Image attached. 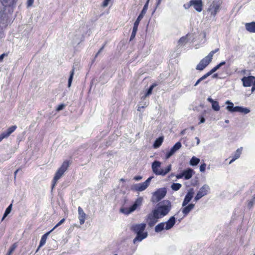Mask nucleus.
<instances>
[{"instance_id": "1", "label": "nucleus", "mask_w": 255, "mask_h": 255, "mask_svg": "<svg viewBox=\"0 0 255 255\" xmlns=\"http://www.w3.org/2000/svg\"><path fill=\"white\" fill-rule=\"evenodd\" d=\"M172 208L171 203L168 200L159 202L153 210L161 218L166 216Z\"/></svg>"}, {"instance_id": "2", "label": "nucleus", "mask_w": 255, "mask_h": 255, "mask_svg": "<svg viewBox=\"0 0 255 255\" xmlns=\"http://www.w3.org/2000/svg\"><path fill=\"white\" fill-rule=\"evenodd\" d=\"M143 198L141 197L137 198L129 208L122 207L120 212L125 215H128L134 211L139 206H141L142 203Z\"/></svg>"}, {"instance_id": "3", "label": "nucleus", "mask_w": 255, "mask_h": 255, "mask_svg": "<svg viewBox=\"0 0 255 255\" xmlns=\"http://www.w3.org/2000/svg\"><path fill=\"white\" fill-rule=\"evenodd\" d=\"M69 166V161L67 160L64 161L61 167L57 170L53 180V183L52 185V188L55 185L57 181L62 176L64 173L66 171Z\"/></svg>"}, {"instance_id": "4", "label": "nucleus", "mask_w": 255, "mask_h": 255, "mask_svg": "<svg viewBox=\"0 0 255 255\" xmlns=\"http://www.w3.org/2000/svg\"><path fill=\"white\" fill-rule=\"evenodd\" d=\"M153 178V176L149 177L143 183H136L133 184L131 189L133 191H142L145 190L149 186L151 179Z\"/></svg>"}, {"instance_id": "5", "label": "nucleus", "mask_w": 255, "mask_h": 255, "mask_svg": "<svg viewBox=\"0 0 255 255\" xmlns=\"http://www.w3.org/2000/svg\"><path fill=\"white\" fill-rule=\"evenodd\" d=\"M195 174V171L191 168L188 167L176 174V177L177 179H183L184 180L190 179Z\"/></svg>"}, {"instance_id": "6", "label": "nucleus", "mask_w": 255, "mask_h": 255, "mask_svg": "<svg viewBox=\"0 0 255 255\" xmlns=\"http://www.w3.org/2000/svg\"><path fill=\"white\" fill-rule=\"evenodd\" d=\"M210 188L207 184H204L197 193L194 201L197 202L203 196L207 195L210 192Z\"/></svg>"}, {"instance_id": "7", "label": "nucleus", "mask_w": 255, "mask_h": 255, "mask_svg": "<svg viewBox=\"0 0 255 255\" xmlns=\"http://www.w3.org/2000/svg\"><path fill=\"white\" fill-rule=\"evenodd\" d=\"M161 218L153 210L146 217V221L150 227H152L158 222Z\"/></svg>"}, {"instance_id": "8", "label": "nucleus", "mask_w": 255, "mask_h": 255, "mask_svg": "<svg viewBox=\"0 0 255 255\" xmlns=\"http://www.w3.org/2000/svg\"><path fill=\"white\" fill-rule=\"evenodd\" d=\"M167 193V189L165 187L158 189L153 193L152 198H155L156 202H159L164 198Z\"/></svg>"}, {"instance_id": "9", "label": "nucleus", "mask_w": 255, "mask_h": 255, "mask_svg": "<svg viewBox=\"0 0 255 255\" xmlns=\"http://www.w3.org/2000/svg\"><path fill=\"white\" fill-rule=\"evenodd\" d=\"M221 2L219 1L214 0L210 5L208 11L211 12V15L215 16L219 11L221 7Z\"/></svg>"}, {"instance_id": "10", "label": "nucleus", "mask_w": 255, "mask_h": 255, "mask_svg": "<svg viewBox=\"0 0 255 255\" xmlns=\"http://www.w3.org/2000/svg\"><path fill=\"white\" fill-rule=\"evenodd\" d=\"M211 61L212 60L206 56L197 65L196 69L199 71H203Z\"/></svg>"}, {"instance_id": "11", "label": "nucleus", "mask_w": 255, "mask_h": 255, "mask_svg": "<svg viewBox=\"0 0 255 255\" xmlns=\"http://www.w3.org/2000/svg\"><path fill=\"white\" fill-rule=\"evenodd\" d=\"M182 144L181 142H177L165 154V158L166 159L169 158L172 156L181 147Z\"/></svg>"}, {"instance_id": "12", "label": "nucleus", "mask_w": 255, "mask_h": 255, "mask_svg": "<svg viewBox=\"0 0 255 255\" xmlns=\"http://www.w3.org/2000/svg\"><path fill=\"white\" fill-rule=\"evenodd\" d=\"M241 81L244 87H250L255 82V77L254 76H244L241 79Z\"/></svg>"}, {"instance_id": "13", "label": "nucleus", "mask_w": 255, "mask_h": 255, "mask_svg": "<svg viewBox=\"0 0 255 255\" xmlns=\"http://www.w3.org/2000/svg\"><path fill=\"white\" fill-rule=\"evenodd\" d=\"M194 194V190L193 188H190L187 194H186L183 201L182 204V206H185L187 205L192 199Z\"/></svg>"}, {"instance_id": "14", "label": "nucleus", "mask_w": 255, "mask_h": 255, "mask_svg": "<svg viewBox=\"0 0 255 255\" xmlns=\"http://www.w3.org/2000/svg\"><path fill=\"white\" fill-rule=\"evenodd\" d=\"M149 1V0H147L146 2H145L143 6L142 10L141 11L140 13L138 15V17H137L136 19L135 20L133 24L137 25H139L140 20L142 19L143 16L146 12V11L148 8Z\"/></svg>"}, {"instance_id": "15", "label": "nucleus", "mask_w": 255, "mask_h": 255, "mask_svg": "<svg viewBox=\"0 0 255 255\" xmlns=\"http://www.w3.org/2000/svg\"><path fill=\"white\" fill-rule=\"evenodd\" d=\"M146 227L145 223L135 224L132 226L131 230L135 234L143 232Z\"/></svg>"}, {"instance_id": "16", "label": "nucleus", "mask_w": 255, "mask_h": 255, "mask_svg": "<svg viewBox=\"0 0 255 255\" xmlns=\"http://www.w3.org/2000/svg\"><path fill=\"white\" fill-rule=\"evenodd\" d=\"M17 128L16 126L9 127L6 131L2 132L0 134V142L4 138H7Z\"/></svg>"}, {"instance_id": "17", "label": "nucleus", "mask_w": 255, "mask_h": 255, "mask_svg": "<svg viewBox=\"0 0 255 255\" xmlns=\"http://www.w3.org/2000/svg\"><path fill=\"white\" fill-rule=\"evenodd\" d=\"M192 6L199 12L203 10V3L202 0H192Z\"/></svg>"}, {"instance_id": "18", "label": "nucleus", "mask_w": 255, "mask_h": 255, "mask_svg": "<svg viewBox=\"0 0 255 255\" xmlns=\"http://www.w3.org/2000/svg\"><path fill=\"white\" fill-rule=\"evenodd\" d=\"M161 166V162L157 160H155L151 164V168L152 172L156 175H159L160 169L159 168Z\"/></svg>"}, {"instance_id": "19", "label": "nucleus", "mask_w": 255, "mask_h": 255, "mask_svg": "<svg viewBox=\"0 0 255 255\" xmlns=\"http://www.w3.org/2000/svg\"><path fill=\"white\" fill-rule=\"evenodd\" d=\"M165 223L166 230H169L172 228L176 223L175 216H171Z\"/></svg>"}, {"instance_id": "20", "label": "nucleus", "mask_w": 255, "mask_h": 255, "mask_svg": "<svg viewBox=\"0 0 255 255\" xmlns=\"http://www.w3.org/2000/svg\"><path fill=\"white\" fill-rule=\"evenodd\" d=\"M195 207V204L193 203L188 204L185 206L182 207L181 210L184 215V217H186L191 212V211Z\"/></svg>"}, {"instance_id": "21", "label": "nucleus", "mask_w": 255, "mask_h": 255, "mask_svg": "<svg viewBox=\"0 0 255 255\" xmlns=\"http://www.w3.org/2000/svg\"><path fill=\"white\" fill-rule=\"evenodd\" d=\"M148 236L146 232L136 234V237L133 240V242L135 244L136 242H141L142 240L145 239Z\"/></svg>"}, {"instance_id": "22", "label": "nucleus", "mask_w": 255, "mask_h": 255, "mask_svg": "<svg viewBox=\"0 0 255 255\" xmlns=\"http://www.w3.org/2000/svg\"><path fill=\"white\" fill-rule=\"evenodd\" d=\"M234 110L235 111V112L240 113L245 115L249 113L251 111L250 109L248 108L239 106H235Z\"/></svg>"}, {"instance_id": "23", "label": "nucleus", "mask_w": 255, "mask_h": 255, "mask_svg": "<svg viewBox=\"0 0 255 255\" xmlns=\"http://www.w3.org/2000/svg\"><path fill=\"white\" fill-rule=\"evenodd\" d=\"M157 85V84L155 83H154L152 84H151L149 86V87L146 90L144 95L142 96L141 99L142 100H144L147 96L150 95L152 94L153 88L155 87Z\"/></svg>"}, {"instance_id": "24", "label": "nucleus", "mask_w": 255, "mask_h": 255, "mask_svg": "<svg viewBox=\"0 0 255 255\" xmlns=\"http://www.w3.org/2000/svg\"><path fill=\"white\" fill-rule=\"evenodd\" d=\"M78 211L80 224V225H83L85 222L86 214L84 213L83 210L80 207H78Z\"/></svg>"}, {"instance_id": "25", "label": "nucleus", "mask_w": 255, "mask_h": 255, "mask_svg": "<svg viewBox=\"0 0 255 255\" xmlns=\"http://www.w3.org/2000/svg\"><path fill=\"white\" fill-rule=\"evenodd\" d=\"M247 30L251 33H255V22L253 21L249 23H246L245 24Z\"/></svg>"}, {"instance_id": "26", "label": "nucleus", "mask_w": 255, "mask_h": 255, "mask_svg": "<svg viewBox=\"0 0 255 255\" xmlns=\"http://www.w3.org/2000/svg\"><path fill=\"white\" fill-rule=\"evenodd\" d=\"M7 15L4 12V10L0 9V23L5 24L7 23Z\"/></svg>"}, {"instance_id": "27", "label": "nucleus", "mask_w": 255, "mask_h": 255, "mask_svg": "<svg viewBox=\"0 0 255 255\" xmlns=\"http://www.w3.org/2000/svg\"><path fill=\"white\" fill-rule=\"evenodd\" d=\"M163 136H159L157 138L153 144L154 148H157L160 146L163 141Z\"/></svg>"}, {"instance_id": "28", "label": "nucleus", "mask_w": 255, "mask_h": 255, "mask_svg": "<svg viewBox=\"0 0 255 255\" xmlns=\"http://www.w3.org/2000/svg\"><path fill=\"white\" fill-rule=\"evenodd\" d=\"M52 231L53 230H51V231L46 233L42 236L38 249H39L40 247H42L44 245H45L48 236Z\"/></svg>"}, {"instance_id": "29", "label": "nucleus", "mask_w": 255, "mask_h": 255, "mask_svg": "<svg viewBox=\"0 0 255 255\" xmlns=\"http://www.w3.org/2000/svg\"><path fill=\"white\" fill-rule=\"evenodd\" d=\"M226 104L227 105L226 107V109L231 113H234L235 111L234 109H235V107H234V104L233 102H231L229 100H228L226 102Z\"/></svg>"}, {"instance_id": "30", "label": "nucleus", "mask_w": 255, "mask_h": 255, "mask_svg": "<svg viewBox=\"0 0 255 255\" xmlns=\"http://www.w3.org/2000/svg\"><path fill=\"white\" fill-rule=\"evenodd\" d=\"M164 229H165V223L161 222L155 227L154 231L156 233H158L162 231Z\"/></svg>"}, {"instance_id": "31", "label": "nucleus", "mask_w": 255, "mask_h": 255, "mask_svg": "<svg viewBox=\"0 0 255 255\" xmlns=\"http://www.w3.org/2000/svg\"><path fill=\"white\" fill-rule=\"evenodd\" d=\"M226 64V62L223 61L220 62L219 64H217L216 66L213 67L211 70L209 71L210 74L212 75L214 72H215L217 70L220 69L222 66Z\"/></svg>"}, {"instance_id": "32", "label": "nucleus", "mask_w": 255, "mask_h": 255, "mask_svg": "<svg viewBox=\"0 0 255 255\" xmlns=\"http://www.w3.org/2000/svg\"><path fill=\"white\" fill-rule=\"evenodd\" d=\"M241 151H242V148H238L236 150L233 158L230 160L229 164H231L232 162H233L234 161H235L236 159H237L238 158H239L240 157V155L241 154Z\"/></svg>"}, {"instance_id": "33", "label": "nucleus", "mask_w": 255, "mask_h": 255, "mask_svg": "<svg viewBox=\"0 0 255 255\" xmlns=\"http://www.w3.org/2000/svg\"><path fill=\"white\" fill-rule=\"evenodd\" d=\"M138 27V25L133 24L132 32H131V35H130V38H129L130 42L132 41L134 39V38H135V36L136 35V32L137 31Z\"/></svg>"}, {"instance_id": "34", "label": "nucleus", "mask_w": 255, "mask_h": 255, "mask_svg": "<svg viewBox=\"0 0 255 255\" xmlns=\"http://www.w3.org/2000/svg\"><path fill=\"white\" fill-rule=\"evenodd\" d=\"M75 69V68L74 66H73L71 71L70 72V76H69V77L68 79V88H70L71 86L73 76L74 75Z\"/></svg>"}, {"instance_id": "35", "label": "nucleus", "mask_w": 255, "mask_h": 255, "mask_svg": "<svg viewBox=\"0 0 255 255\" xmlns=\"http://www.w3.org/2000/svg\"><path fill=\"white\" fill-rule=\"evenodd\" d=\"M171 170V164L168 165L164 169H160L159 175L165 176Z\"/></svg>"}, {"instance_id": "36", "label": "nucleus", "mask_w": 255, "mask_h": 255, "mask_svg": "<svg viewBox=\"0 0 255 255\" xmlns=\"http://www.w3.org/2000/svg\"><path fill=\"white\" fill-rule=\"evenodd\" d=\"M1 3L4 7L13 4L14 0H0Z\"/></svg>"}, {"instance_id": "37", "label": "nucleus", "mask_w": 255, "mask_h": 255, "mask_svg": "<svg viewBox=\"0 0 255 255\" xmlns=\"http://www.w3.org/2000/svg\"><path fill=\"white\" fill-rule=\"evenodd\" d=\"M200 162V159L195 157L193 156L190 160L189 163L191 166H195L198 165Z\"/></svg>"}, {"instance_id": "38", "label": "nucleus", "mask_w": 255, "mask_h": 255, "mask_svg": "<svg viewBox=\"0 0 255 255\" xmlns=\"http://www.w3.org/2000/svg\"><path fill=\"white\" fill-rule=\"evenodd\" d=\"M211 75L209 72L202 76L201 78H200L195 83L194 86H197L201 81L205 80L207 77Z\"/></svg>"}, {"instance_id": "39", "label": "nucleus", "mask_w": 255, "mask_h": 255, "mask_svg": "<svg viewBox=\"0 0 255 255\" xmlns=\"http://www.w3.org/2000/svg\"><path fill=\"white\" fill-rule=\"evenodd\" d=\"M12 204H10L8 207L6 209L4 213L3 214V216L2 218L1 221H2L4 218L10 213L11 209H12Z\"/></svg>"}, {"instance_id": "40", "label": "nucleus", "mask_w": 255, "mask_h": 255, "mask_svg": "<svg viewBox=\"0 0 255 255\" xmlns=\"http://www.w3.org/2000/svg\"><path fill=\"white\" fill-rule=\"evenodd\" d=\"M181 186L182 185L180 183H173L172 184L171 188L173 191H176L179 190Z\"/></svg>"}, {"instance_id": "41", "label": "nucleus", "mask_w": 255, "mask_h": 255, "mask_svg": "<svg viewBox=\"0 0 255 255\" xmlns=\"http://www.w3.org/2000/svg\"><path fill=\"white\" fill-rule=\"evenodd\" d=\"M188 42V38L187 36L181 37L178 41L179 45H183Z\"/></svg>"}, {"instance_id": "42", "label": "nucleus", "mask_w": 255, "mask_h": 255, "mask_svg": "<svg viewBox=\"0 0 255 255\" xmlns=\"http://www.w3.org/2000/svg\"><path fill=\"white\" fill-rule=\"evenodd\" d=\"M255 203V194L253 196L251 200L248 201L247 207L249 209H251L254 206Z\"/></svg>"}, {"instance_id": "43", "label": "nucleus", "mask_w": 255, "mask_h": 255, "mask_svg": "<svg viewBox=\"0 0 255 255\" xmlns=\"http://www.w3.org/2000/svg\"><path fill=\"white\" fill-rule=\"evenodd\" d=\"M212 108L215 111H219L220 110V107L218 101H215L212 104Z\"/></svg>"}, {"instance_id": "44", "label": "nucleus", "mask_w": 255, "mask_h": 255, "mask_svg": "<svg viewBox=\"0 0 255 255\" xmlns=\"http://www.w3.org/2000/svg\"><path fill=\"white\" fill-rule=\"evenodd\" d=\"M219 51V48H216L214 50L211 51L207 56L209 58L212 60L214 54Z\"/></svg>"}, {"instance_id": "45", "label": "nucleus", "mask_w": 255, "mask_h": 255, "mask_svg": "<svg viewBox=\"0 0 255 255\" xmlns=\"http://www.w3.org/2000/svg\"><path fill=\"white\" fill-rule=\"evenodd\" d=\"M16 246H17L15 244H14L13 245H12L10 247V248L8 251V252L7 253L6 255H11V254L13 253V252L14 251V250L16 248Z\"/></svg>"}, {"instance_id": "46", "label": "nucleus", "mask_w": 255, "mask_h": 255, "mask_svg": "<svg viewBox=\"0 0 255 255\" xmlns=\"http://www.w3.org/2000/svg\"><path fill=\"white\" fill-rule=\"evenodd\" d=\"M191 6H192V0H190L188 2L183 4V7L186 9H189Z\"/></svg>"}, {"instance_id": "47", "label": "nucleus", "mask_w": 255, "mask_h": 255, "mask_svg": "<svg viewBox=\"0 0 255 255\" xmlns=\"http://www.w3.org/2000/svg\"><path fill=\"white\" fill-rule=\"evenodd\" d=\"M206 167V164L205 163H203L200 166V171L201 172H203L205 171Z\"/></svg>"}, {"instance_id": "48", "label": "nucleus", "mask_w": 255, "mask_h": 255, "mask_svg": "<svg viewBox=\"0 0 255 255\" xmlns=\"http://www.w3.org/2000/svg\"><path fill=\"white\" fill-rule=\"evenodd\" d=\"M199 120H200V122L199 123V124L204 123L205 122V119L204 116H203V115H200L199 116Z\"/></svg>"}, {"instance_id": "49", "label": "nucleus", "mask_w": 255, "mask_h": 255, "mask_svg": "<svg viewBox=\"0 0 255 255\" xmlns=\"http://www.w3.org/2000/svg\"><path fill=\"white\" fill-rule=\"evenodd\" d=\"M65 220V219H62L61 220L52 230H53L54 229L62 224L64 222Z\"/></svg>"}, {"instance_id": "50", "label": "nucleus", "mask_w": 255, "mask_h": 255, "mask_svg": "<svg viewBox=\"0 0 255 255\" xmlns=\"http://www.w3.org/2000/svg\"><path fill=\"white\" fill-rule=\"evenodd\" d=\"M65 107V105L64 104H60L56 108V111H60L61 110H62Z\"/></svg>"}, {"instance_id": "51", "label": "nucleus", "mask_w": 255, "mask_h": 255, "mask_svg": "<svg viewBox=\"0 0 255 255\" xmlns=\"http://www.w3.org/2000/svg\"><path fill=\"white\" fill-rule=\"evenodd\" d=\"M82 35H78V38H77L76 40H75V43H77L78 44L80 43V42L82 40Z\"/></svg>"}, {"instance_id": "52", "label": "nucleus", "mask_w": 255, "mask_h": 255, "mask_svg": "<svg viewBox=\"0 0 255 255\" xmlns=\"http://www.w3.org/2000/svg\"><path fill=\"white\" fill-rule=\"evenodd\" d=\"M142 178V177L140 175L135 176L133 177V179L135 181H139Z\"/></svg>"}, {"instance_id": "53", "label": "nucleus", "mask_w": 255, "mask_h": 255, "mask_svg": "<svg viewBox=\"0 0 255 255\" xmlns=\"http://www.w3.org/2000/svg\"><path fill=\"white\" fill-rule=\"evenodd\" d=\"M34 2V0H27V6L29 7L31 6Z\"/></svg>"}, {"instance_id": "54", "label": "nucleus", "mask_w": 255, "mask_h": 255, "mask_svg": "<svg viewBox=\"0 0 255 255\" xmlns=\"http://www.w3.org/2000/svg\"><path fill=\"white\" fill-rule=\"evenodd\" d=\"M111 0H104V2L103 3V7H106L108 5V3H109V2Z\"/></svg>"}, {"instance_id": "55", "label": "nucleus", "mask_w": 255, "mask_h": 255, "mask_svg": "<svg viewBox=\"0 0 255 255\" xmlns=\"http://www.w3.org/2000/svg\"><path fill=\"white\" fill-rule=\"evenodd\" d=\"M146 106H138V108H137V111H139V112H141V109H144V108H145Z\"/></svg>"}, {"instance_id": "56", "label": "nucleus", "mask_w": 255, "mask_h": 255, "mask_svg": "<svg viewBox=\"0 0 255 255\" xmlns=\"http://www.w3.org/2000/svg\"><path fill=\"white\" fill-rule=\"evenodd\" d=\"M6 55L5 53H3L0 55V62L2 61L4 56Z\"/></svg>"}, {"instance_id": "57", "label": "nucleus", "mask_w": 255, "mask_h": 255, "mask_svg": "<svg viewBox=\"0 0 255 255\" xmlns=\"http://www.w3.org/2000/svg\"><path fill=\"white\" fill-rule=\"evenodd\" d=\"M207 100H208V102H209L211 104L213 103L215 101L213 99H212L211 97H209L207 99Z\"/></svg>"}, {"instance_id": "58", "label": "nucleus", "mask_w": 255, "mask_h": 255, "mask_svg": "<svg viewBox=\"0 0 255 255\" xmlns=\"http://www.w3.org/2000/svg\"><path fill=\"white\" fill-rule=\"evenodd\" d=\"M104 48V46H103L102 47H101L100 50H99V51L97 53L95 57H96L102 51L103 49Z\"/></svg>"}, {"instance_id": "59", "label": "nucleus", "mask_w": 255, "mask_h": 255, "mask_svg": "<svg viewBox=\"0 0 255 255\" xmlns=\"http://www.w3.org/2000/svg\"><path fill=\"white\" fill-rule=\"evenodd\" d=\"M252 86V88L251 90H252V92H253L255 91V82Z\"/></svg>"}, {"instance_id": "60", "label": "nucleus", "mask_w": 255, "mask_h": 255, "mask_svg": "<svg viewBox=\"0 0 255 255\" xmlns=\"http://www.w3.org/2000/svg\"><path fill=\"white\" fill-rule=\"evenodd\" d=\"M212 77L213 78H218V74L217 73L214 74Z\"/></svg>"}, {"instance_id": "61", "label": "nucleus", "mask_w": 255, "mask_h": 255, "mask_svg": "<svg viewBox=\"0 0 255 255\" xmlns=\"http://www.w3.org/2000/svg\"><path fill=\"white\" fill-rule=\"evenodd\" d=\"M195 139L197 140V144H199L200 143V139L198 137H196Z\"/></svg>"}, {"instance_id": "62", "label": "nucleus", "mask_w": 255, "mask_h": 255, "mask_svg": "<svg viewBox=\"0 0 255 255\" xmlns=\"http://www.w3.org/2000/svg\"><path fill=\"white\" fill-rule=\"evenodd\" d=\"M161 0H158L156 2V6H158L161 3Z\"/></svg>"}, {"instance_id": "63", "label": "nucleus", "mask_w": 255, "mask_h": 255, "mask_svg": "<svg viewBox=\"0 0 255 255\" xmlns=\"http://www.w3.org/2000/svg\"><path fill=\"white\" fill-rule=\"evenodd\" d=\"M175 176V174L174 173H172L169 176V177H173Z\"/></svg>"}, {"instance_id": "64", "label": "nucleus", "mask_w": 255, "mask_h": 255, "mask_svg": "<svg viewBox=\"0 0 255 255\" xmlns=\"http://www.w3.org/2000/svg\"><path fill=\"white\" fill-rule=\"evenodd\" d=\"M225 122L226 123H227V124H228V123H229V120H226L225 121Z\"/></svg>"}]
</instances>
